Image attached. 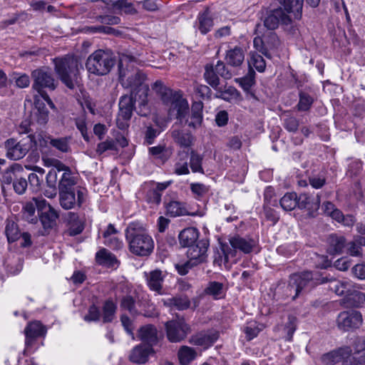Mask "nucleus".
I'll return each mask as SVG.
<instances>
[{
  "label": "nucleus",
  "mask_w": 365,
  "mask_h": 365,
  "mask_svg": "<svg viewBox=\"0 0 365 365\" xmlns=\"http://www.w3.org/2000/svg\"><path fill=\"white\" fill-rule=\"evenodd\" d=\"M135 58L131 56H123L118 65L119 80L122 86L130 90V95L137 96L148 93L149 86L145 81L146 75L140 70L135 68L133 63Z\"/></svg>",
  "instance_id": "obj_1"
},
{
  "label": "nucleus",
  "mask_w": 365,
  "mask_h": 365,
  "mask_svg": "<svg viewBox=\"0 0 365 365\" xmlns=\"http://www.w3.org/2000/svg\"><path fill=\"white\" fill-rule=\"evenodd\" d=\"M277 7L267 11L264 26L269 30H274L281 24L289 23V14L300 19L302 14L303 0H275Z\"/></svg>",
  "instance_id": "obj_2"
},
{
  "label": "nucleus",
  "mask_w": 365,
  "mask_h": 365,
  "mask_svg": "<svg viewBox=\"0 0 365 365\" xmlns=\"http://www.w3.org/2000/svg\"><path fill=\"white\" fill-rule=\"evenodd\" d=\"M125 232L131 251H153L154 249V241L141 222L129 223Z\"/></svg>",
  "instance_id": "obj_3"
},
{
  "label": "nucleus",
  "mask_w": 365,
  "mask_h": 365,
  "mask_svg": "<svg viewBox=\"0 0 365 365\" xmlns=\"http://www.w3.org/2000/svg\"><path fill=\"white\" fill-rule=\"evenodd\" d=\"M115 62V56L110 50L99 49L88 56L86 67L90 73L104 76L110 71Z\"/></svg>",
  "instance_id": "obj_4"
},
{
  "label": "nucleus",
  "mask_w": 365,
  "mask_h": 365,
  "mask_svg": "<svg viewBox=\"0 0 365 365\" xmlns=\"http://www.w3.org/2000/svg\"><path fill=\"white\" fill-rule=\"evenodd\" d=\"M352 350L349 346L341 347L333 350L322 356V361L325 364H334L340 361L342 365H358L365 363V346L361 350L358 349L356 354L359 356L351 355Z\"/></svg>",
  "instance_id": "obj_5"
},
{
  "label": "nucleus",
  "mask_w": 365,
  "mask_h": 365,
  "mask_svg": "<svg viewBox=\"0 0 365 365\" xmlns=\"http://www.w3.org/2000/svg\"><path fill=\"white\" fill-rule=\"evenodd\" d=\"M55 70L61 81L70 89L74 88V81L78 74V61L72 56L54 60Z\"/></svg>",
  "instance_id": "obj_6"
},
{
  "label": "nucleus",
  "mask_w": 365,
  "mask_h": 365,
  "mask_svg": "<svg viewBox=\"0 0 365 365\" xmlns=\"http://www.w3.org/2000/svg\"><path fill=\"white\" fill-rule=\"evenodd\" d=\"M326 278H318L317 273L312 272H303L301 273L293 274L290 277L288 289L290 293L294 292L293 299H295L299 292L306 287H314L318 284L326 283Z\"/></svg>",
  "instance_id": "obj_7"
},
{
  "label": "nucleus",
  "mask_w": 365,
  "mask_h": 365,
  "mask_svg": "<svg viewBox=\"0 0 365 365\" xmlns=\"http://www.w3.org/2000/svg\"><path fill=\"white\" fill-rule=\"evenodd\" d=\"M34 140L28 135L19 140L15 138L6 140L4 143L6 157L13 160L23 158L34 147Z\"/></svg>",
  "instance_id": "obj_8"
},
{
  "label": "nucleus",
  "mask_w": 365,
  "mask_h": 365,
  "mask_svg": "<svg viewBox=\"0 0 365 365\" xmlns=\"http://www.w3.org/2000/svg\"><path fill=\"white\" fill-rule=\"evenodd\" d=\"M59 203L64 210L81 207L87 196V190L81 186L71 190L58 191Z\"/></svg>",
  "instance_id": "obj_9"
},
{
  "label": "nucleus",
  "mask_w": 365,
  "mask_h": 365,
  "mask_svg": "<svg viewBox=\"0 0 365 365\" xmlns=\"http://www.w3.org/2000/svg\"><path fill=\"white\" fill-rule=\"evenodd\" d=\"M136 96L124 95L120 98L119 111L116 118V125L120 130H125L129 125L135 108Z\"/></svg>",
  "instance_id": "obj_10"
},
{
  "label": "nucleus",
  "mask_w": 365,
  "mask_h": 365,
  "mask_svg": "<svg viewBox=\"0 0 365 365\" xmlns=\"http://www.w3.org/2000/svg\"><path fill=\"white\" fill-rule=\"evenodd\" d=\"M4 234L9 244L21 239V247L29 248L32 245L31 236L29 232H21L18 223L13 219L5 220Z\"/></svg>",
  "instance_id": "obj_11"
},
{
  "label": "nucleus",
  "mask_w": 365,
  "mask_h": 365,
  "mask_svg": "<svg viewBox=\"0 0 365 365\" xmlns=\"http://www.w3.org/2000/svg\"><path fill=\"white\" fill-rule=\"evenodd\" d=\"M39 220L42 225V235H48L51 231L56 229L57 220L58 219V212L51 206L47 201L40 202Z\"/></svg>",
  "instance_id": "obj_12"
},
{
  "label": "nucleus",
  "mask_w": 365,
  "mask_h": 365,
  "mask_svg": "<svg viewBox=\"0 0 365 365\" xmlns=\"http://www.w3.org/2000/svg\"><path fill=\"white\" fill-rule=\"evenodd\" d=\"M168 339L173 343L182 341L190 333L191 328L184 319L170 320L165 324Z\"/></svg>",
  "instance_id": "obj_13"
},
{
  "label": "nucleus",
  "mask_w": 365,
  "mask_h": 365,
  "mask_svg": "<svg viewBox=\"0 0 365 365\" xmlns=\"http://www.w3.org/2000/svg\"><path fill=\"white\" fill-rule=\"evenodd\" d=\"M279 40L275 33L269 32L263 37L257 36L254 38L255 48L268 58H272V51L279 46Z\"/></svg>",
  "instance_id": "obj_14"
},
{
  "label": "nucleus",
  "mask_w": 365,
  "mask_h": 365,
  "mask_svg": "<svg viewBox=\"0 0 365 365\" xmlns=\"http://www.w3.org/2000/svg\"><path fill=\"white\" fill-rule=\"evenodd\" d=\"M31 76L34 78L33 88L36 90L40 96L41 93H46L43 91V88H46L53 91L56 87L51 72L46 68L34 71Z\"/></svg>",
  "instance_id": "obj_15"
},
{
  "label": "nucleus",
  "mask_w": 365,
  "mask_h": 365,
  "mask_svg": "<svg viewBox=\"0 0 365 365\" xmlns=\"http://www.w3.org/2000/svg\"><path fill=\"white\" fill-rule=\"evenodd\" d=\"M337 326L340 329L349 331L359 328L363 322L362 315L359 312L351 311L341 312L337 317Z\"/></svg>",
  "instance_id": "obj_16"
},
{
  "label": "nucleus",
  "mask_w": 365,
  "mask_h": 365,
  "mask_svg": "<svg viewBox=\"0 0 365 365\" xmlns=\"http://www.w3.org/2000/svg\"><path fill=\"white\" fill-rule=\"evenodd\" d=\"M164 104L170 105L169 114L172 115L173 113L175 112L176 118L180 121L185 118L189 110L187 101L183 98L178 92H175L170 100Z\"/></svg>",
  "instance_id": "obj_17"
},
{
  "label": "nucleus",
  "mask_w": 365,
  "mask_h": 365,
  "mask_svg": "<svg viewBox=\"0 0 365 365\" xmlns=\"http://www.w3.org/2000/svg\"><path fill=\"white\" fill-rule=\"evenodd\" d=\"M218 337L219 332L216 330L202 331L192 335L190 338L189 342L192 345L207 349L213 345Z\"/></svg>",
  "instance_id": "obj_18"
},
{
  "label": "nucleus",
  "mask_w": 365,
  "mask_h": 365,
  "mask_svg": "<svg viewBox=\"0 0 365 365\" xmlns=\"http://www.w3.org/2000/svg\"><path fill=\"white\" fill-rule=\"evenodd\" d=\"M41 201H46V200L41 197H34L24 205L22 208L24 220L32 224L38 222L40 214V202Z\"/></svg>",
  "instance_id": "obj_19"
},
{
  "label": "nucleus",
  "mask_w": 365,
  "mask_h": 365,
  "mask_svg": "<svg viewBox=\"0 0 365 365\" xmlns=\"http://www.w3.org/2000/svg\"><path fill=\"white\" fill-rule=\"evenodd\" d=\"M22 169L17 165H12L1 173L0 178L1 186L3 191L6 189L10 188L11 186L14 187V183H16V179L21 178L23 175Z\"/></svg>",
  "instance_id": "obj_20"
},
{
  "label": "nucleus",
  "mask_w": 365,
  "mask_h": 365,
  "mask_svg": "<svg viewBox=\"0 0 365 365\" xmlns=\"http://www.w3.org/2000/svg\"><path fill=\"white\" fill-rule=\"evenodd\" d=\"M46 329L38 321H34L28 324L24 329L26 335L25 344L26 349L31 346L33 341L38 337L46 334Z\"/></svg>",
  "instance_id": "obj_21"
},
{
  "label": "nucleus",
  "mask_w": 365,
  "mask_h": 365,
  "mask_svg": "<svg viewBox=\"0 0 365 365\" xmlns=\"http://www.w3.org/2000/svg\"><path fill=\"white\" fill-rule=\"evenodd\" d=\"M213 26L214 20L208 8L199 13L194 24V27L202 35L210 32Z\"/></svg>",
  "instance_id": "obj_22"
},
{
  "label": "nucleus",
  "mask_w": 365,
  "mask_h": 365,
  "mask_svg": "<svg viewBox=\"0 0 365 365\" xmlns=\"http://www.w3.org/2000/svg\"><path fill=\"white\" fill-rule=\"evenodd\" d=\"M154 352L153 347L145 344L135 346L130 351L129 359L135 364H145L149 356Z\"/></svg>",
  "instance_id": "obj_23"
},
{
  "label": "nucleus",
  "mask_w": 365,
  "mask_h": 365,
  "mask_svg": "<svg viewBox=\"0 0 365 365\" xmlns=\"http://www.w3.org/2000/svg\"><path fill=\"white\" fill-rule=\"evenodd\" d=\"M327 279L326 282H329V289L336 293L337 295H344L349 298L354 287V283L350 280H337L335 279Z\"/></svg>",
  "instance_id": "obj_24"
},
{
  "label": "nucleus",
  "mask_w": 365,
  "mask_h": 365,
  "mask_svg": "<svg viewBox=\"0 0 365 365\" xmlns=\"http://www.w3.org/2000/svg\"><path fill=\"white\" fill-rule=\"evenodd\" d=\"M200 232L195 227H190L183 229L178 235L180 244L183 248H190L195 245Z\"/></svg>",
  "instance_id": "obj_25"
},
{
  "label": "nucleus",
  "mask_w": 365,
  "mask_h": 365,
  "mask_svg": "<svg viewBox=\"0 0 365 365\" xmlns=\"http://www.w3.org/2000/svg\"><path fill=\"white\" fill-rule=\"evenodd\" d=\"M225 60L227 65L238 68L244 62L245 60V51L244 49L238 46L233 48H230L227 50Z\"/></svg>",
  "instance_id": "obj_26"
},
{
  "label": "nucleus",
  "mask_w": 365,
  "mask_h": 365,
  "mask_svg": "<svg viewBox=\"0 0 365 365\" xmlns=\"http://www.w3.org/2000/svg\"><path fill=\"white\" fill-rule=\"evenodd\" d=\"M83 229L84 222L83 218L74 212H69L66 233L69 236H75L80 234Z\"/></svg>",
  "instance_id": "obj_27"
},
{
  "label": "nucleus",
  "mask_w": 365,
  "mask_h": 365,
  "mask_svg": "<svg viewBox=\"0 0 365 365\" xmlns=\"http://www.w3.org/2000/svg\"><path fill=\"white\" fill-rule=\"evenodd\" d=\"M138 338L146 344V346L153 347L158 341V331L152 324H147L138 330Z\"/></svg>",
  "instance_id": "obj_28"
},
{
  "label": "nucleus",
  "mask_w": 365,
  "mask_h": 365,
  "mask_svg": "<svg viewBox=\"0 0 365 365\" xmlns=\"http://www.w3.org/2000/svg\"><path fill=\"white\" fill-rule=\"evenodd\" d=\"M320 195L317 194L315 198L307 193H302L297 196V207L302 209L317 210L320 205Z\"/></svg>",
  "instance_id": "obj_29"
},
{
  "label": "nucleus",
  "mask_w": 365,
  "mask_h": 365,
  "mask_svg": "<svg viewBox=\"0 0 365 365\" xmlns=\"http://www.w3.org/2000/svg\"><path fill=\"white\" fill-rule=\"evenodd\" d=\"M206 258V252H199L197 256H191L190 259L186 262L183 264H176L175 268L180 275H185L190 269L202 263Z\"/></svg>",
  "instance_id": "obj_30"
},
{
  "label": "nucleus",
  "mask_w": 365,
  "mask_h": 365,
  "mask_svg": "<svg viewBox=\"0 0 365 365\" xmlns=\"http://www.w3.org/2000/svg\"><path fill=\"white\" fill-rule=\"evenodd\" d=\"M162 302L165 307L175 308L180 311L187 309L190 306V301L185 295L175 296L163 299Z\"/></svg>",
  "instance_id": "obj_31"
},
{
  "label": "nucleus",
  "mask_w": 365,
  "mask_h": 365,
  "mask_svg": "<svg viewBox=\"0 0 365 365\" xmlns=\"http://www.w3.org/2000/svg\"><path fill=\"white\" fill-rule=\"evenodd\" d=\"M202 104L201 102L195 103L192 106V113L190 119L186 120L188 126L192 128H197L202 123Z\"/></svg>",
  "instance_id": "obj_32"
},
{
  "label": "nucleus",
  "mask_w": 365,
  "mask_h": 365,
  "mask_svg": "<svg viewBox=\"0 0 365 365\" xmlns=\"http://www.w3.org/2000/svg\"><path fill=\"white\" fill-rule=\"evenodd\" d=\"M77 176L71 170L62 173L58 182V191L71 190L76 187Z\"/></svg>",
  "instance_id": "obj_33"
},
{
  "label": "nucleus",
  "mask_w": 365,
  "mask_h": 365,
  "mask_svg": "<svg viewBox=\"0 0 365 365\" xmlns=\"http://www.w3.org/2000/svg\"><path fill=\"white\" fill-rule=\"evenodd\" d=\"M166 214L170 217L190 215L185 205L183 202L173 200L166 204Z\"/></svg>",
  "instance_id": "obj_34"
},
{
  "label": "nucleus",
  "mask_w": 365,
  "mask_h": 365,
  "mask_svg": "<svg viewBox=\"0 0 365 365\" xmlns=\"http://www.w3.org/2000/svg\"><path fill=\"white\" fill-rule=\"evenodd\" d=\"M152 90L160 98L163 103L168 102L175 92L164 85L161 81H156L151 86Z\"/></svg>",
  "instance_id": "obj_35"
},
{
  "label": "nucleus",
  "mask_w": 365,
  "mask_h": 365,
  "mask_svg": "<svg viewBox=\"0 0 365 365\" xmlns=\"http://www.w3.org/2000/svg\"><path fill=\"white\" fill-rule=\"evenodd\" d=\"M171 136L180 147L188 148L192 145V136L188 132L180 129H173L171 132Z\"/></svg>",
  "instance_id": "obj_36"
},
{
  "label": "nucleus",
  "mask_w": 365,
  "mask_h": 365,
  "mask_svg": "<svg viewBox=\"0 0 365 365\" xmlns=\"http://www.w3.org/2000/svg\"><path fill=\"white\" fill-rule=\"evenodd\" d=\"M230 243L235 250H240V251H251L255 246V240H247L240 236L230 238Z\"/></svg>",
  "instance_id": "obj_37"
},
{
  "label": "nucleus",
  "mask_w": 365,
  "mask_h": 365,
  "mask_svg": "<svg viewBox=\"0 0 365 365\" xmlns=\"http://www.w3.org/2000/svg\"><path fill=\"white\" fill-rule=\"evenodd\" d=\"M163 280L164 278L162 272L156 269L150 272L149 277H148V285L151 290L160 294Z\"/></svg>",
  "instance_id": "obj_38"
},
{
  "label": "nucleus",
  "mask_w": 365,
  "mask_h": 365,
  "mask_svg": "<svg viewBox=\"0 0 365 365\" xmlns=\"http://www.w3.org/2000/svg\"><path fill=\"white\" fill-rule=\"evenodd\" d=\"M219 76L213 64H207L205 66L204 78L205 81L217 91L220 85Z\"/></svg>",
  "instance_id": "obj_39"
},
{
  "label": "nucleus",
  "mask_w": 365,
  "mask_h": 365,
  "mask_svg": "<svg viewBox=\"0 0 365 365\" xmlns=\"http://www.w3.org/2000/svg\"><path fill=\"white\" fill-rule=\"evenodd\" d=\"M84 30L89 34H103L115 36H120L122 35L121 31L104 25L88 26L84 28Z\"/></svg>",
  "instance_id": "obj_40"
},
{
  "label": "nucleus",
  "mask_w": 365,
  "mask_h": 365,
  "mask_svg": "<svg viewBox=\"0 0 365 365\" xmlns=\"http://www.w3.org/2000/svg\"><path fill=\"white\" fill-rule=\"evenodd\" d=\"M178 356L181 365H189L196 358L197 353L193 348L182 346L179 349Z\"/></svg>",
  "instance_id": "obj_41"
},
{
  "label": "nucleus",
  "mask_w": 365,
  "mask_h": 365,
  "mask_svg": "<svg viewBox=\"0 0 365 365\" xmlns=\"http://www.w3.org/2000/svg\"><path fill=\"white\" fill-rule=\"evenodd\" d=\"M282 208L285 211H292L297 207L296 192H287L279 200Z\"/></svg>",
  "instance_id": "obj_42"
},
{
  "label": "nucleus",
  "mask_w": 365,
  "mask_h": 365,
  "mask_svg": "<svg viewBox=\"0 0 365 365\" xmlns=\"http://www.w3.org/2000/svg\"><path fill=\"white\" fill-rule=\"evenodd\" d=\"M205 292L215 299H222L225 297L224 285L218 282H210L205 288Z\"/></svg>",
  "instance_id": "obj_43"
},
{
  "label": "nucleus",
  "mask_w": 365,
  "mask_h": 365,
  "mask_svg": "<svg viewBox=\"0 0 365 365\" xmlns=\"http://www.w3.org/2000/svg\"><path fill=\"white\" fill-rule=\"evenodd\" d=\"M34 103L37 109V111L35 113L37 123L40 125L46 124L48 120L49 112L45 104L43 103H41L38 99H36V98H35Z\"/></svg>",
  "instance_id": "obj_44"
},
{
  "label": "nucleus",
  "mask_w": 365,
  "mask_h": 365,
  "mask_svg": "<svg viewBox=\"0 0 365 365\" xmlns=\"http://www.w3.org/2000/svg\"><path fill=\"white\" fill-rule=\"evenodd\" d=\"M116 304L112 300H107L103 306V322L104 323L111 322L115 316Z\"/></svg>",
  "instance_id": "obj_45"
},
{
  "label": "nucleus",
  "mask_w": 365,
  "mask_h": 365,
  "mask_svg": "<svg viewBox=\"0 0 365 365\" xmlns=\"http://www.w3.org/2000/svg\"><path fill=\"white\" fill-rule=\"evenodd\" d=\"M327 243L334 251H341L346 245V240L342 235L331 234L327 238Z\"/></svg>",
  "instance_id": "obj_46"
},
{
  "label": "nucleus",
  "mask_w": 365,
  "mask_h": 365,
  "mask_svg": "<svg viewBox=\"0 0 365 365\" xmlns=\"http://www.w3.org/2000/svg\"><path fill=\"white\" fill-rule=\"evenodd\" d=\"M96 262L101 265L113 267L117 263L115 257L111 252H96Z\"/></svg>",
  "instance_id": "obj_47"
},
{
  "label": "nucleus",
  "mask_w": 365,
  "mask_h": 365,
  "mask_svg": "<svg viewBox=\"0 0 365 365\" xmlns=\"http://www.w3.org/2000/svg\"><path fill=\"white\" fill-rule=\"evenodd\" d=\"M70 137L53 138L51 141V145L62 153L70 151Z\"/></svg>",
  "instance_id": "obj_48"
},
{
  "label": "nucleus",
  "mask_w": 365,
  "mask_h": 365,
  "mask_svg": "<svg viewBox=\"0 0 365 365\" xmlns=\"http://www.w3.org/2000/svg\"><path fill=\"white\" fill-rule=\"evenodd\" d=\"M250 69L255 67L259 72H263L266 68V63L262 56L257 53H250V59L248 61Z\"/></svg>",
  "instance_id": "obj_49"
},
{
  "label": "nucleus",
  "mask_w": 365,
  "mask_h": 365,
  "mask_svg": "<svg viewBox=\"0 0 365 365\" xmlns=\"http://www.w3.org/2000/svg\"><path fill=\"white\" fill-rule=\"evenodd\" d=\"M202 161V156L197 154L195 150L190 152V166L193 173H204Z\"/></svg>",
  "instance_id": "obj_50"
},
{
  "label": "nucleus",
  "mask_w": 365,
  "mask_h": 365,
  "mask_svg": "<svg viewBox=\"0 0 365 365\" xmlns=\"http://www.w3.org/2000/svg\"><path fill=\"white\" fill-rule=\"evenodd\" d=\"M96 21L101 23V25L110 27L111 26L118 25L121 22V19L119 16L111 14L97 16L96 17Z\"/></svg>",
  "instance_id": "obj_51"
},
{
  "label": "nucleus",
  "mask_w": 365,
  "mask_h": 365,
  "mask_svg": "<svg viewBox=\"0 0 365 365\" xmlns=\"http://www.w3.org/2000/svg\"><path fill=\"white\" fill-rule=\"evenodd\" d=\"M120 308L128 310L131 314H138L135 301L133 297L130 295L124 296L120 301Z\"/></svg>",
  "instance_id": "obj_52"
},
{
  "label": "nucleus",
  "mask_w": 365,
  "mask_h": 365,
  "mask_svg": "<svg viewBox=\"0 0 365 365\" xmlns=\"http://www.w3.org/2000/svg\"><path fill=\"white\" fill-rule=\"evenodd\" d=\"M314 102L313 98L304 92L299 93V101L297 104L298 110L300 111H307L309 110Z\"/></svg>",
  "instance_id": "obj_53"
},
{
  "label": "nucleus",
  "mask_w": 365,
  "mask_h": 365,
  "mask_svg": "<svg viewBox=\"0 0 365 365\" xmlns=\"http://www.w3.org/2000/svg\"><path fill=\"white\" fill-rule=\"evenodd\" d=\"M28 137L34 140V146L38 145L39 147H47L48 145H51V141L53 140V138L50 135H47L43 133H39L37 135H29Z\"/></svg>",
  "instance_id": "obj_54"
},
{
  "label": "nucleus",
  "mask_w": 365,
  "mask_h": 365,
  "mask_svg": "<svg viewBox=\"0 0 365 365\" xmlns=\"http://www.w3.org/2000/svg\"><path fill=\"white\" fill-rule=\"evenodd\" d=\"M284 127L289 132L295 133L299 128V120L295 117L284 113Z\"/></svg>",
  "instance_id": "obj_55"
},
{
  "label": "nucleus",
  "mask_w": 365,
  "mask_h": 365,
  "mask_svg": "<svg viewBox=\"0 0 365 365\" xmlns=\"http://www.w3.org/2000/svg\"><path fill=\"white\" fill-rule=\"evenodd\" d=\"M116 150L117 146L115 142L113 139H107L98 144L96 151L98 155H102L106 151Z\"/></svg>",
  "instance_id": "obj_56"
},
{
  "label": "nucleus",
  "mask_w": 365,
  "mask_h": 365,
  "mask_svg": "<svg viewBox=\"0 0 365 365\" xmlns=\"http://www.w3.org/2000/svg\"><path fill=\"white\" fill-rule=\"evenodd\" d=\"M349 301L351 300L350 304L352 306L358 307L365 303V293L356 291L354 287L352 289V292L350 294Z\"/></svg>",
  "instance_id": "obj_57"
},
{
  "label": "nucleus",
  "mask_w": 365,
  "mask_h": 365,
  "mask_svg": "<svg viewBox=\"0 0 365 365\" xmlns=\"http://www.w3.org/2000/svg\"><path fill=\"white\" fill-rule=\"evenodd\" d=\"M118 9L123 11L125 14L135 15L138 13L134 4L128 0H120Z\"/></svg>",
  "instance_id": "obj_58"
},
{
  "label": "nucleus",
  "mask_w": 365,
  "mask_h": 365,
  "mask_svg": "<svg viewBox=\"0 0 365 365\" xmlns=\"http://www.w3.org/2000/svg\"><path fill=\"white\" fill-rule=\"evenodd\" d=\"M215 70L220 76L225 79H230L232 77V71L228 68L222 61H218L216 65H214Z\"/></svg>",
  "instance_id": "obj_59"
},
{
  "label": "nucleus",
  "mask_w": 365,
  "mask_h": 365,
  "mask_svg": "<svg viewBox=\"0 0 365 365\" xmlns=\"http://www.w3.org/2000/svg\"><path fill=\"white\" fill-rule=\"evenodd\" d=\"M255 72L250 69L248 73L240 79V83L242 88L248 91L255 83Z\"/></svg>",
  "instance_id": "obj_60"
},
{
  "label": "nucleus",
  "mask_w": 365,
  "mask_h": 365,
  "mask_svg": "<svg viewBox=\"0 0 365 365\" xmlns=\"http://www.w3.org/2000/svg\"><path fill=\"white\" fill-rule=\"evenodd\" d=\"M314 257H312L315 259L316 267L320 268H327L331 266V262L329 257L325 255H319L318 252H314Z\"/></svg>",
  "instance_id": "obj_61"
},
{
  "label": "nucleus",
  "mask_w": 365,
  "mask_h": 365,
  "mask_svg": "<svg viewBox=\"0 0 365 365\" xmlns=\"http://www.w3.org/2000/svg\"><path fill=\"white\" fill-rule=\"evenodd\" d=\"M238 96V91L234 87L230 86L225 91H218L217 98H222L226 101L236 98Z\"/></svg>",
  "instance_id": "obj_62"
},
{
  "label": "nucleus",
  "mask_w": 365,
  "mask_h": 365,
  "mask_svg": "<svg viewBox=\"0 0 365 365\" xmlns=\"http://www.w3.org/2000/svg\"><path fill=\"white\" fill-rule=\"evenodd\" d=\"M140 102L137 110V113L140 116H147L150 113V109L148 106V93L139 95Z\"/></svg>",
  "instance_id": "obj_63"
},
{
  "label": "nucleus",
  "mask_w": 365,
  "mask_h": 365,
  "mask_svg": "<svg viewBox=\"0 0 365 365\" xmlns=\"http://www.w3.org/2000/svg\"><path fill=\"white\" fill-rule=\"evenodd\" d=\"M100 317L101 312L99 309L96 306L92 305L89 307L88 314L84 316L83 319L87 322H97L100 319Z\"/></svg>",
  "instance_id": "obj_64"
}]
</instances>
